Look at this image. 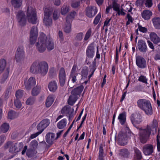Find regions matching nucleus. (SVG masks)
Segmentation results:
<instances>
[{
	"instance_id": "obj_4",
	"label": "nucleus",
	"mask_w": 160,
	"mask_h": 160,
	"mask_svg": "<svg viewBox=\"0 0 160 160\" xmlns=\"http://www.w3.org/2000/svg\"><path fill=\"white\" fill-rule=\"evenodd\" d=\"M27 17L29 22L36 24L37 21L36 12L35 9L31 6L28 7L27 9Z\"/></svg>"
},
{
	"instance_id": "obj_39",
	"label": "nucleus",
	"mask_w": 160,
	"mask_h": 160,
	"mask_svg": "<svg viewBox=\"0 0 160 160\" xmlns=\"http://www.w3.org/2000/svg\"><path fill=\"white\" fill-rule=\"evenodd\" d=\"M134 150L135 152V158L137 160H140L142 158L141 152L137 148H135Z\"/></svg>"
},
{
	"instance_id": "obj_25",
	"label": "nucleus",
	"mask_w": 160,
	"mask_h": 160,
	"mask_svg": "<svg viewBox=\"0 0 160 160\" xmlns=\"http://www.w3.org/2000/svg\"><path fill=\"white\" fill-rule=\"evenodd\" d=\"M152 22L154 27L157 29H160V18L158 17H156L152 20Z\"/></svg>"
},
{
	"instance_id": "obj_20",
	"label": "nucleus",
	"mask_w": 160,
	"mask_h": 160,
	"mask_svg": "<svg viewBox=\"0 0 160 160\" xmlns=\"http://www.w3.org/2000/svg\"><path fill=\"white\" fill-rule=\"evenodd\" d=\"M49 90L51 92H54L58 88V85L56 82L52 81L50 82L48 85Z\"/></svg>"
},
{
	"instance_id": "obj_31",
	"label": "nucleus",
	"mask_w": 160,
	"mask_h": 160,
	"mask_svg": "<svg viewBox=\"0 0 160 160\" xmlns=\"http://www.w3.org/2000/svg\"><path fill=\"white\" fill-rule=\"evenodd\" d=\"M66 119H63L57 123V127L59 129H62L66 126Z\"/></svg>"
},
{
	"instance_id": "obj_5",
	"label": "nucleus",
	"mask_w": 160,
	"mask_h": 160,
	"mask_svg": "<svg viewBox=\"0 0 160 160\" xmlns=\"http://www.w3.org/2000/svg\"><path fill=\"white\" fill-rule=\"evenodd\" d=\"M81 74L76 72V71H72L69 77L70 80L71 81L68 82L69 87L71 88H73L81 78Z\"/></svg>"
},
{
	"instance_id": "obj_27",
	"label": "nucleus",
	"mask_w": 160,
	"mask_h": 160,
	"mask_svg": "<svg viewBox=\"0 0 160 160\" xmlns=\"http://www.w3.org/2000/svg\"><path fill=\"white\" fill-rule=\"evenodd\" d=\"M41 89V87L40 86L37 85L36 87H34L32 90V95L34 96H36L40 93Z\"/></svg>"
},
{
	"instance_id": "obj_15",
	"label": "nucleus",
	"mask_w": 160,
	"mask_h": 160,
	"mask_svg": "<svg viewBox=\"0 0 160 160\" xmlns=\"http://www.w3.org/2000/svg\"><path fill=\"white\" fill-rule=\"evenodd\" d=\"M36 83L35 78L31 77L27 82H24L25 87L27 90H30L32 87L35 85Z\"/></svg>"
},
{
	"instance_id": "obj_52",
	"label": "nucleus",
	"mask_w": 160,
	"mask_h": 160,
	"mask_svg": "<svg viewBox=\"0 0 160 160\" xmlns=\"http://www.w3.org/2000/svg\"><path fill=\"white\" fill-rule=\"evenodd\" d=\"M23 91L22 90H18L17 91L16 93V96L17 99H19L22 97L23 95Z\"/></svg>"
},
{
	"instance_id": "obj_3",
	"label": "nucleus",
	"mask_w": 160,
	"mask_h": 160,
	"mask_svg": "<svg viewBox=\"0 0 160 160\" xmlns=\"http://www.w3.org/2000/svg\"><path fill=\"white\" fill-rule=\"evenodd\" d=\"M23 146V144L22 142L13 143L11 141H8L5 144L4 147L6 149L9 148V152L13 154L12 157H13L21 150Z\"/></svg>"
},
{
	"instance_id": "obj_59",
	"label": "nucleus",
	"mask_w": 160,
	"mask_h": 160,
	"mask_svg": "<svg viewBox=\"0 0 160 160\" xmlns=\"http://www.w3.org/2000/svg\"><path fill=\"white\" fill-rule=\"evenodd\" d=\"M80 3V1L73 2L71 3V6L72 7L74 8H76L79 6Z\"/></svg>"
},
{
	"instance_id": "obj_56",
	"label": "nucleus",
	"mask_w": 160,
	"mask_h": 160,
	"mask_svg": "<svg viewBox=\"0 0 160 160\" xmlns=\"http://www.w3.org/2000/svg\"><path fill=\"white\" fill-rule=\"evenodd\" d=\"M138 80L139 81L142 82L146 84L147 83V79L144 76L141 75L140 76Z\"/></svg>"
},
{
	"instance_id": "obj_60",
	"label": "nucleus",
	"mask_w": 160,
	"mask_h": 160,
	"mask_svg": "<svg viewBox=\"0 0 160 160\" xmlns=\"http://www.w3.org/2000/svg\"><path fill=\"white\" fill-rule=\"evenodd\" d=\"M101 17V14H98L95 17L93 22L94 24L97 25L98 22Z\"/></svg>"
},
{
	"instance_id": "obj_64",
	"label": "nucleus",
	"mask_w": 160,
	"mask_h": 160,
	"mask_svg": "<svg viewBox=\"0 0 160 160\" xmlns=\"http://www.w3.org/2000/svg\"><path fill=\"white\" fill-rule=\"evenodd\" d=\"M5 139L4 135H2L0 136V146L4 142Z\"/></svg>"
},
{
	"instance_id": "obj_19",
	"label": "nucleus",
	"mask_w": 160,
	"mask_h": 160,
	"mask_svg": "<svg viewBox=\"0 0 160 160\" xmlns=\"http://www.w3.org/2000/svg\"><path fill=\"white\" fill-rule=\"evenodd\" d=\"M150 39L155 44H157L160 42V38L155 32H151L150 34Z\"/></svg>"
},
{
	"instance_id": "obj_47",
	"label": "nucleus",
	"mask_w": 160,
	"mask_h": 160,
	"mask_svg": "<svg viewBox=\"0 0 160 160\" xmlns=\"http://www.w3.org/2000/svg\"><path fill=\"white\" fill-rule=\"evenodd\" d=\"M120 151L121 154L124 157H127L129 154V152L128 150L127 149H121Z\"/></svg>"
},
{
	"instance_id": "obj_50",
	"label": "nucleus",
	"mask_w": 160,
	"mask_h": 160,
	"mask_svg": "<svg viewBox=\"0 0 160 160\" xmlns=\"http://www.w3.org/2000/svg\"><path fill=\"white\" fill-rule=\"evenodd\" d=\"M16 53L25 54L24 48L22 46L20 45L17 48Z\"/></svg>"
},
{
	"instance_id": "obj_21",
	"label": "nucleus",
	"mask_w": 160,
	"mask_h": 160,
	"mask_svg": "<svg viewBox=\"0 0 160 160\" xmlns=\"http://www.w3.org/2000/svg\"><path fill=\"white\" fill-rule=\"evenodd\" d=\"M94 48L92 45L88 46L86 50V54L87 56L90 58H92L94 55Z\"/></svg>"
},
{
	"instance_id": "obj_26",
	"label": "nucleus",
	"mask_w": 160,
	"mask_h": 160,
	"mask_svg": "<svg viewBox=\"0 0 160 160\" xmlns=\"http://www.w3.org/2000/svg\"><path fill=\"white\" fill-rule=\"evenodd\" d=\"M18 114L13 110L9 111L8 113V118L10 119H14L18 117Z\"/></svg>"
},
{
	"instance_id": "obj_55",
	"label": "nucleus",
	"mask_w": 160,
	"mask_h": 160,
	"mask_svg": "<svg viewBox=\"0 0 160 160\" xmlns=\"http://www.w3.org/2000/svg\"><path fill=\"white\" fill-rule=\"evenodd\" d=\"M14 104L16 107L18 108H20L22 106L20 101L18 99H16L15 100Z\"/></svg>"
},
{
	"instance_id": "obj_28",
	"label": "nucleus",
	"mask_w": 160,
	"mask_h": 160,
	"mask_svg": "<svg viewBox=\"0 0 160 160\" xmlns=\"http://www.w3.org/2000/svg\"><path fill=\"white\" fill-rule=\"evenodd\" d=\"M118 119L121 124H124L126 121V115L125 112H123L120 113L118 117Z\"/></svg>"
},
{
	"instance_id": "obj_53",
	"label": "nucleus",
	"mask_w": 160,
	"mask_h": 160,
	"mask_svg": "<svg viewBox=\"0 0 160 160\" xmlns=\"http://www.w3.org/2000/svg\"><path fill=\"white\" fill-rule=\"evenodd\" d=\"M91 29L89 28L88 30L87 31L86 35H85L84 40L85 41H86L88 39L90 38V36L91 35Z\"/></svg>"
},
{
	"instance_id": "obj_44",
	"label": "nucleus",
	"mask_w": 160,
	"mask_h": 160,
	"mask_svg": "<svg viewBox=\"0 0 160 160\" xmlns=\"http://www.w3.org/2000/svg\"><path fill=\"white\" fill-rule=\"evenodd\" d=\"M35 100L34 98L31 97L27 100L26 102L27 105H32L34 103Z\"/></svg>"
},
{
	"instance_id": "obj_16",
	"label": "nucleus",
	"mask_w": 160,
	"mask_h": 160,
	"mask_svg": "<svg viewBox=\"0 0 160 160\" xmlns=\"http://www.w3.org/2000/svg\"><path fill=\"white\" fill-rule=\"evenodd\" d=\"M139 50L142 52H145L147 50V46L145 42L142 40H140L138 43Z\"/></svg>"
},
{
	"instance_id": "obj_46",
	"label": "nucleus",
	"mask_w": 160,
	"mask_h": 160,
	"mask_svg": "<svg viewBox=\"0 0 160 160\" xmlns=\"http://www.w3.org/2000/svg\"><path fill=\"white\" fill-rule=\"evenodd\" d=\"M76 14V12L74 11L71 12L66 18V21H70L69 19L74 18Z\"/></svg>"
},
{
	"instance_id": "obj_33",
	"label": "nucleus",
	"mask_w": 160,
	"mask_h": 160,
	"mask_svg": "<svg viewBox=\"0 0 160 160\" xmlns=\"http://www.w3.org/2000/svg\"><path fill=\"white\" fill-rule=\"evenodd\" d=\"M22 0H12L11 3L15 8H18L22 5Z\"/></svg>"
},
{
	"instance_id": "obj_48",
	"label": "nucleus",
	"mask_w": 160,
	"mask_h": 160,
	"mask_svg": "<svg viewBox=\"0 0 160 160\" xmlns=\"http://www.w3.org/2000/svg\"><path fill=\"white\" fill-rule=\"evenodd\" d=\"M9 71H5L3 75V77L1 80V83H3L7 79L9 74Z\"/></svg>"
},
{
	"instance_id": "obj_7",
	"label": "nucleus",
	"mask_w": 160,
	"mask_h": 160,
	"mask_svg": "<svg viewBox=\"0 0 160 160\" xmlns=\"http://www.w3.org/2000/svg\"><path fill=\"white\" fill-rule=\"evenodd\" d=\"M131 121L133 125L137 128L139 129L138 125L142 121V117L139 113L132 114L130 117Z\"/></svg>"
},
{
	"instance_id": "obj_34",
	"label": "nucleus",
	"mask_w": 160,
	"mask_h": 160,
	"mask_svg": "<svg viewBox=\"0 0 160 160\" xmlns=\"http://www.w3.org/2000/svg\"><path fill=\"white\" fill-rule=\"evenodd\" d=\"M7 61L3 58L0 59V70H4L6 68L8 70L9 68H6Z\"/></svg>"
},
{
	"instance_id": "obj_45",
	"label": "nucleus",
	"mask_w": 160,
	"mask_h": 160,
	"mask_svg": "<svg viewBox=\"0 0 160 160\" xmlns=\"http://www.w3.org/2000/svg\"><path fill=\"white\" fill-rule=\"evenodd\" d=\"M12 89V87L11 86H9L7 88L5 94V98L7 99L8 97V96L10 94Z\"/></svg>"
},
{
	"instance_id": "obj_42",
	"label": "nucleus",
	"mask_w": 160,
	"mask_h": 160,
	"mask_svg": "<svg viewBox=\"0 0 160 160\" xmlns=\"http://www.w3.org/2000/svg\"><path fill=\"white\" fill-rule=\"evenodd\" d=\"M30 35L38 36V31L36 27L34 26L32 28L30 32Z\"/></svg>"
},
{
	"instance_id": "obj_17",
	"label": "nucleus",
	"mask_w": 160,
	"mask_h": 160,
	"mask_svg": "<svg viewBox=\"0 0 160 160\" xmlns=\"http://www.w3.org/2000/svg\"><path fill=\"white\" fill-rule=\"evenodd\" d=\"M74 110L71 109L69 106H64L62 109L61 113L62 114H69V119H70L72 114Z\"/></svg>"
},
{
	"instance_id": "obj_36",
	"label": "nucleus",
	"mask_w": 160,
	"mask_h": 160,
	"mask_svg": "<svg viewBox=\"0 0 160 160\" xmlns=\"http://www.w3.org/2000/svg\"><path fill=\"white\" fill-rule=\"evenodd\" d=\"M64 31L67 33H69L71 30V25L70 21H66L64 28Z\"/></svg>"
},
{
	"instance_id": "obj_11",
	"label": "nucleus",
	"mask_w": 160,
	"mask_h": 160,
	"mask_svg": "<svg viewBox=\"0 0 160 160\" xmlns=\"http://www.w3.org/2000/svg\"><path fill=\"white\" fill-rule=\"evenodd\" d=\"M153 147L151 144H146L143 147L142 151L145 155H150L153 152Z\"/></svg>"
},
{
	"instance_id": "obj_12",
	"label": "nucleus",
	"mask_w": 160,
	"mask_h": 160,
	"mask_svg": "<svg viewBox=\"0 0 160 160\" xmlns=\"http://www.w3.org/2000/svg\"><path fill=\"white\" fill-rule=\"evenodd\" d=\"M97 10L96 7H90L86 9V15L89 18H92L94 17L97 13Z\"/></svg>"
},
{
	"instance_id": "obj_10",
	"label": "nucleus",
	"mask_w": 160,
	"mask_h": 160,
	"mask_svg": "<svg viewBox=\"0 0 160 160\" xmlns=\"http://www.w3.org/2000/svg\"><path fill=\"white\" fill-rule=\"evenodd\" d=\"M128 137L126 133L122 132H120L118 136V141L119 145L124 146L128 143Z\"/></svg>"
},
{
	"instance_id": "obj_2",
	"label": "nucleus",
	"mask_w": 160,
	"mask_h": 160,
	"mask_svg": "<svg viewBox=\"0 0 160 160\" xmlns=\"http://www.w3.org/2000/svg\"><path fill=\"white\" fill-rule=\"evenodd\" d=\"M137 106L142 110L144 111L148 115H151L153 113V110L151 104L149 100L144 99H140L137 101Z\"/></svg>"
},
{
	"instance_id": "obj_57",
	"label": "nucleus",
	"mask_w": 160,
	"mask_h": 160,
	"mask_svg": "<svg viewBox=\"0 0 160 160\" xmlns=\"http://www.w3.org/2000/svg\"><path fill=\"white\" fill-rule=\"evenodd\" d=\"M83 34L82 32H80L78 33L75 38V39L79 41H81L83 38Z\"/></svg>"
},
{
	"instance_id": "obj_6",
	"label": "nucleus",
	"mask_w": 160,
	"mask_h": 160,
	"mask_svg": "<svg viewBox=\"0 0 160 160\" xmlns=\"http://www.w3.org/2000/svg\"><path fill=\"white\" fill-rule=\"evenodd\" d=\"M52 11L51 8H46L44 10V18L43 20L44 23L47 26H49L52 24V19L50 16Z\"/></svg>"
},
{
	"instance_id": "obj_35",
	"label": "nucleus",
	"mask_w": 160,
	"mask_h": 160,
	"mask_svg": "<svg viewBox=\"0 0 160 160\" xmlns=\"http://www.w3.org/2000/svg\"><path fill=\"white\" fill-rule=\"evenodd\" d=\"M69 11V6L64 5L61 8V12L62 15H65Z\"/></svg>"
},
{
	"instance_id": "obj_40",
	"label": "nucleus",
	"mask_w": 160,
	"mask_h": 160,
	"mask_svg": "<svg viewBox=\"0 0 160 160\" xmlns=\"http://www.w3.org/2000/svg\"><path fill=\"white\" fill-rule=\"evenodd\" d=\"M112 7L114 10L117 12L118 15H120V10L119 8V5L115 1H114L112 2Z\"/></svg>"
},
{
	"instance_id": "obj_61",
	"label": "nucleus",
	"mask_w": 160,
	"mask_h": 160,
	"mask_svg": "<svg viewBox=\"0 0 160 160\" xmlns=\"http://www.w3.org/2000/svg\"><path fill=\"white\" fill-rule=\"evenodd\" d=\"M138 28L140 32L143 33H146L147 31V29L146 28L142 27L140 25H138Z\"/></svg>"
},
{
	"instance_id": "obj_54",
	"label": "nucleus",
	"mask_w": 160,
	"mask_h": 160,
	"mask_svg": "<svg viewBox=\"0 0 160 160\" xmlns=\"http://www.w3.org/2000/svg\"><path fill=\"white\" fill-rule=\"evenodd\" d=\"M37 128L38 130L39 131L38 132L41 134L44 130L45 128L43 127L42 125L40 122L37 126Z\"/></svg>"
},
{
	"instance_id": "obj_29",
	"label": "nucleus",
	"mask_w": 160,
	"mask_h": 160,
	"mask_svg": "<svg viewBox=\"0 0 160 160\" xmlns=\"http://www.w3.org/2000/svg\"><path fill=\"white\" fill-rule=\"evenodd\" d=\"M25 58V54L16 53L15 59L17 62H20L23 61Z\"/></svg>"
},
{
	"instance_id": "obj_51",
	"label": "nucleus",
	"mask_w": 160,
	"mask_h": 160,
	"mask_svg": "<svg viewBox=\"0 0 160 160\" xmlns=\"http://www.w3.org/2000/svg\"><path fill=\"white\" fill-rule=\"evenodd\" d=\"M30 145L33 149H35L38 145V142L36 140H34L31 142Z\"/></svg>"
},
{
	"instance_id": "obj_38",
	"label": "nucleus",
	"mask_w": 160,
	"mask_h": 160,
	"mask_svg": "<svg viewBox=\"0 0 160 160\" xmlns=\"http://www.w3.org/2000/svg\"><path fill=\"white\" fill-rule=\"evenodd\" d=\"M36 153L37 152L35 149L30 148L27 150L26 154L29 158H31L36 154Z\"/></svg>"
},
{
	"instance_id": "obj_13",
	"label": "nucleus",
	"mask_w": 160,
	"mask_h": 160,
	"mask_svg": "<svg viewBox=\"0 0 160 160\" xmlns=\"http://www.w3.org/2000/svg\"><path fill=\"white\" fill-rule=\"evenodd\" d=\"M136 63L137 66L140 68H143L146 67V62L145 59L140 56L136 57Z\"/></svg>"
},
{
	"instance_id": "obj_58",
	"label": "nucleus",
	"mask_w": 160,
	"mask_h": 160,
	"mask_svg": "<svg viewBox=\"0 0 160 160\" xmlns=\"http://www.w3.org/2000/svg\"><path fill=\"white\" fill-rule=\"evenodd\" d=\"M151 127L152 128L155 129V131L156 132L158 127V122L156 120H153Z\"/></svg>"
},
{
	"instance_id": "obj_14",
	"label": "nucleus",
	"mask_w": 160,
	"mask_h": 160,
	"mask_svg": "<svg viewBox=\"0 0 160 160\" xmlns=\"http://www.w3.org/2000/svg\"><path fill=\"white\" fill-rule=\"evenodd\" d=\"M66 74L65 71H60L59 74V81L60 86L63 87L65 83Z\"/></svg>"
},
{
	"instance_id": "obj_37",
	"label": "nucleus",
	"mask_w": 160,
	"mask_h": 160,
	"mask_svg": "<svg viewBox=\"0 0 160 160\" xmlns=\"http://www.w3.org/2000/svg\"><path fill=\"white\" fill-rule=\"evenodd\" d=\"M9 128V124L6 123H4L2 125L0 129L2 132L5 133L8 131Z\"/></svg>"
},
{
	"instance_id": "obj_49",
	"label": "nucleus",
	"mask_w": 160,
	"mask_h": 160,
	"mask_svg": "<svg viewBox=\"0 0 160 160\" xmlns=\"http://www.w3.org/2000/svg\"><path fill=\"white\" fill-rule=\"evenodd\" d=\"M30 42L31 45L34 44L36 42L38 36L30 35Z\"/></svg>"
},
{
	"instance_id": "obj_18",
	"label": "nucleus",
	"mask_w": 160,
	"mask_h": 160,
	"mask_svg": "<svg viewBox=\"0 0 160 160\" xmlns=\"http://www.w3.org/2000/svg\"><path fill=\"white\" fill-rule=\"evenodd\" d=\"M55 134L53 133L48 132L46 136V141L49 144H52L55 140Z\"/></svg>"
},
{
	"instance_id": "obj_1",
	"label": "nucleus",
	"mask_w": 160,
	"mask_h": 160,
	"mask_svg": "<svg viewBox=\"0 0 160 160\" xmlns=\"http://www.w3.org/2000/svg\"><path fill=\"white\" fill-rule=\"evenodd\" d=\"M36 46L38 51L41 53L45 50L46 47L49 51L52 50L54 48L53 42L51 38L49 37H46L43 33L40 34Z\"/></svg>"
},
{
	"instance_id": "obj_43",
	"label": "nucleus",
	"mask_w": 160,
	"mask_h": 160,
	"mask_svg": "<svg viewBox=\"0 0 160 160\" xmlns=\"http://www.w3.org/2000/svg\"><path fill=\"white\" fill-rule=\"evenodd\" d=\"M40 123L45 128H47L50 123L49 120L48 119H43Z\"/></svg>"
},
{
	"instance_id": "obj_8",
	"label": "nucleus",
	"mask_w": 160,
	"mask_h": 160,
	"mask_svg": "<svg viewBox=\"0 0 160 160\" xmlns=\"http://www.w3.org/2000/svg\"><path fill=\"white\" fill-rule=\"evenodd\" d=\"M151 132L148 128L144 129H141L139 132V139L141 142L142 143L146 142Z\"/></svg>"
},
{
	"instance_id": "obj_62",
	"label": "nucleus",
	"mask_w": 160,
	"mask_h": 160,
	"mask_svg": "<svg viewBox=\"0 0 160 160\" xmlns=\"http://www.w3.org/2000/svg\"><path fill=\"white\" fill-rule=\"evenodd\" d=\"M152 0H146L145 4L147 7L150 8L152 6Z\"/></svg>"
},
{
	"instance_id": "obj_32",
	"label": "nucleus",
	"mask_w": 160,
	"mask_h": 160,
	"mask_svg": "<svg viewBox=\"0 0 160 160\" xmlns=\"http://www.w3.org/2000/svg\"><path fill=\"white\" fill-rule=\"evenodd\" d=\"M39 70H48V66L47 63L45 61L39 62Z\"/></svg>"
},
{
	"instance_id": "obj_41",
	"label": "nucleus",
	"mask_w": 160,
	"mask_h": 160,
	"mask_svg": "<svg viewBox=\"0 0 160 160\" xmlns=\"http://www.w3.org/2000/svg\"><path fill=\"white\" fill-rule=\"evenodd\" d=\"M39 62L37 61H35L32 64L30 70H39Z\"/></svg>"
},
{
	"instance_id": "obj_23",
	"label": "nucleus",
	"mask_w": 160,
	"mask_h": 160,
	"mask_svg": "<svg viewBox=\"0 0 160 160\" xmlns=\"http://www.w3.org/2000/svg\"><path fill=\"white\" fill-rule=\"evenodd\" d=\"M83 89V87L82 85H80L73 89L72 92L71 93L75 96H77L80 94Z\"/></svg>"
},
{
	"instance_id": "obj_9",
	"label": "nucleus",
	"mask_w": 160,
	"mask_h": 160,
	"mask_svg": "<svg viewBox=\"0 0 160 160\" xmlns=\"http://www.w3.org/2000/svg\"><path fill=\"white\" fill-rule=\"evenodd\" d=\"M16 18L19 25L21 26H23L26 24L27 20L26 15L23 11H19L17 13Z\"/></svg>"
},
{
	"instance_id": "obj_63",
	"label": "nucleus",
	"mask_w": 160,
	"mask_h": 160,
	"mask_svg": "<svg viewBox=\"0 0 160 160\" xmlns=\"http://www.w3.org/2000/svg\"><path fill=\"white\" fill-rule=\"evenodd\" d=\"M59 17V15L58 14V12L57 11H54L53 14V18L54 20H57Z\"/></svg>"
},
{
	"instance_id": "obj_22",
	"label": "nucleus",
	"mask_w": 160,
	"mask_h": 160,
	"mask_svg": "<svg viewBox=\"0 0 160 160\" xmlns=\"http://www.w3.org/2000/svg\"><path fill=\"white\" fill-rule=\"evenodd\" d=\"M54 96L53 95H50L48 97L45 103L47 107H50L52 104L54 100Z\"/></svg>"
},
{
	"instance_id": "obj_30",
	"label": "nucleus",
	"mask_w": 160,
	"mask_h": 160,
	"mask_svg": "<svg viewBox=\"0 0 160 160\" xmlns=\"http://www.w3.org/2000/svg\"><path fill=\"white\" fill-rule=\"evenodd\" d=\"M78 98L77 96H75V95L71 94L69 97L68 101V102L69 105H73L77 101Z\"/></svg>"
},
{
	"instance_id": "obj_24",
	"label": "nucleus",
	"mask_w": 160,
	"mask_h": 160,
	"mask_svg": "<svg viewBox=\"0 0 160 160\" xmlns=\"http://www.w3.org/2000/svg\"><path fill=\"white\" fill-rule=\"evenodd\" d=\"M152 15V12L149 10H144L142 14V17L146 20L149 19Z\"/></svg>"
}]
</instances>
